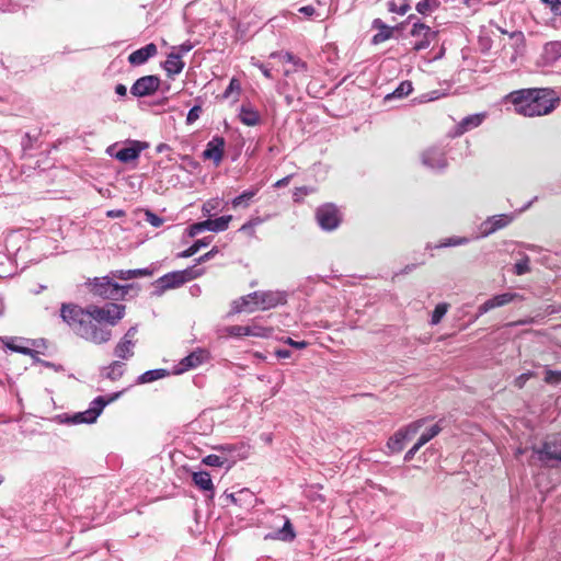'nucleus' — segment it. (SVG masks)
I'll return each instance as SVG.
<instances>
[{"label": "nucleus", "mask_w": 561, "mask_h": 561, "mask_svg": "<svg viewBox=\"0 0 561 561\" xmlns=\"http://www.w3.org/2000/svg\"><path fill=\"white\" fill-rule=\"evenodd\" d=\"M125 314V306L108 302L104 306L90 305L85 309L72 304H64L60 317L80 337L103 344L111 340V327L116 325Z\"/></svg>", "instance_id": "f257e3e1"}, {"label": "nucleus", "mask_w": 561, "mask_h": 561, "mask_svg": "<svg viewBox=\"0 0 561 561\" xmlns=\"http://www.w3.org/2000/svg\"><path fill=\"white\" fill-rule=\"evenodd\" d=\"M559 103L558 93L548 88L525 89L513 93L516 112L528 117L548 115Z\"/></svg>", "instance_id": "f03ea898"}, {"label": "nucleus", "mask_w": 561, "mask_h": 561, "mask_svg": "<svg viewBox=\"0 0 561 561\" xmlns=\"http://www.w3.org/2000/svg\"><path fill=\"white\" fill-rule=\"evenodd\" d=\"M287 301V294L283 290H259L251 293L233 301L234 312H252L256 309L267 310L284 305Z\"/></svg>", "instance_id": "7ed1b4c3"}, {"label": "nucleus", "mask_w": 561, "mask_h": 561, "mask_svg": "<svg viewBox=\"0 0 561 561\" xmlns=\"http://www.w3.org/2000/svg\"><path fill=\"white\" fill-rule=\"evenodd\" d=\"M140 274L139 270L119 271L112 274V277L104 276L95 278L91 285V291L99 297L104 299L117 300L123 298L129 286H121L114 282V278L129 279Z\"/></svg>", "instance_id": "20e7f679"}, {"label": "nucleus", "mask_w": 561, "mask_h": 561, "mask_svg": "<svg viewBox=\"0 0 561 561\" xmlns=\"http://www.w3.org/2000/svg\"><path fill=\"white\" fill-rule=\"evenodd\" d=\"M199 275L201 271L195 267L168 273L151 284L152 295L161 296L165 290L180 287Z\"/></svg>", "instance_id": "39448f33"}, {"label": "nucleus", "mask_w": 561, "mask_h": 561, "mask_svg": "<svg viewBox=\"0 0 561 561\" xmlns=\"http://www.w3.org/2000/svg\"><path fill=\"white\" fill-rule=\"evenodd\" d=\"M410 34L415 38V42L413 43V50L415 51L428 48L437 36V32L433 31L428 25L421 22H415L413 24Z\"/></svg>", "instance_id": "423d86ee"}, {"label": "nucleus", "mask_w": 561, "mask_h": 561, "mask_svg": "<svg viewBox=\"0 0 561 561\" xmlns=\"http://www.w3.org/2000/svg\"><path fill=\"white\" fill-rule=\"evenodd\" d=\"M541 461H561V433L548 436L541 449H534Z\"/></svg>", "instance_id": "0eeeda50"}, {"label": "nucleus", "mask_w": 561, "mask_h": 561, "mask_svg": "<svg viewBox=\"0 0 561 561\" xmlns=\"http://www.w3.org/2000/svg\"><path fill=\"white\" fill-rule=\"evenodd\" d=\"M119 393L114 394L108 400H105L103 397H98L94 399L91 403V407L84 411L80 412L73 415L72 422L73 423H93L96 417L100 415L104 407L108 403L114 401Z\"/></svg>", "instance_id": "6e6552de"}, {"label": "nucleus", "mask_w": 561, "mask_h": 561, "mask_svg": "<svg viewBox=\"0 0 561 561\" xmlns=\"http://www.w3.org/2000/svg\"><path fill=\"white\" fill-rule=\"evenodd\" d=\"M160 87V79L157 76H145L142 77V98L148 96L156 92ZM168 98L162 96L160 100H158L154 103H151L149 101H146L142 99V107L144 106H150V107H158L154 113H160L164 110V106L167 105Z\"/></svg>", "instance_id": "1a4fd4ad"}, {"label": "nucleus", "mask_w": 561, "mask_h": 561, "mask_svg": "<svg viewBox=\"0 0 561 561\" xmlns=\"http://www.w3.org/2000/svg\"><path fill=\"white\" fill-rule=\"evenodd\" d=\"M316 217L320 227L329 231L337 228L341 220L337 208L331 204L319 207Z\"/></svg>", "instance_id": "9d476101"}, {"label": "nucleus", "mask_w": 561, "mask_h": 561, "mask_svg": "<svg viewBox=\"0 0 561 561\" xmlns=\"http://www.w3.org/2000/svg\"><path fill=\"white\" fill-rule=\"evenodd\" d=\"M514 219V216L511 214H501L489 217L481 224L480 230L483 237L490 236L495 231L505 228L508 226Z\"/></svg>", "instance_id": "9b49d317"}, {"label": "nucleus", "mask_w": 561, "mask_h": 561, "mask_svg": "<svg viewBox=\"0 0 561 561\" xmlns=\"http://www.w3.org/2000/svg\"><path fill=\"white\" fill-rule=\"evenodd\" d=\"M137 334L138 331L136 328H130L126 332L124 337L115 347V355L117 357L125 359L134 354V350L138 342Z\"/></svg>", "instance_id": "f8f14e48"}, {"label": "nucleus", "mask_w": 561, "mask_h": 561, "mask_svg": "<svg viewBox=\"0 0 561 561\" xmlns=\"http://www.w3.org/2000/svg\"><path fill=\"white\" fill-rule=\"evenodd\" d=\"M225 150V139L222 137H214L208 141L206 149L203 152V158L213 160L215 165L218 167L222 160Z\"/></svg>", "instance_id": "ddd939ff"}, {"label": "nucleus", "mask_w": 561, "mask_h": 561, "mask_svg": "<svg viewBox=\"0 0 561 561\" xmlns=\"http://www.w3.org/2000/svg\"><path fill=\"white\" fill-rule=\"evenodd\" d=\"M516 297H517V294H514V293H504V294L496 295V296L488 299L481 306H479L478 316H482L494 308L503 307V306L512 302Z\"/></svg>", "instance_id": "4468645a"}, {"label": "nucleus", "mask_w": 561, "mask_h": 561, "mask_svg": "<svg viewBox=\"0 0 561 561\" xmlns=\"http://www.w3.org/2000/svg\"><path fill=\"white\" fill-rule=\"evenodd\" d=\"M422 162L424 165L434 170H442L447 165L444 152L437 148L424 151L422 154Z\"/></svg>", "instance_id": "2eb2a0df"}, {"label": "nucleus", "mask_w": 561, "mask_h": 561, "mask_svg": "<svg viewBox=\"0 0 561 561\" xmlns=\"http://www.w3.org/2000/svg\"><path fill=\"white\" fill-rule=\"evenodd\" d=\"M208 358V353L204 350H197L188 354L180 362V368L176 374L184 373L188 369L196 368Z\"/></svg>", "instance_id": "dca6fc26"}, {"label": "nucleus", "mask_w": 561, "mask_h": 561, "mask_svg": "<svg viewBox=\"0 0 561 561\" xmlns=\"http://www.w3.org/2000/svg\"><path fill=\"white\" fill-rule=\"evenodd\" d=\"M239 119L245 126L253 127L261 123V115L250 102H247L240 106Z\"/></svg>", "instance_id": "f3484780"}, {"label": "nucleus", "mask_w": 561, "mask_h": 561, "mask_svg": "<svg viewBox=\"0 0 561 561\" xmlns=\"http://www.w3.org/2000/svg\"><path fill=\"white\" fill-rule=\"evenodd\" d=\"M486 113H477L463 117L457 126L458 134L467 133L479 127L485 119Z\"/></svg>", "instance_id": "a211bd4d"}, {"label": "nucleus", "mask_w": 561, "mask_h": 561, "mask_svg": "<svg viewBox=\"0 0 561 561\" xmlns=\"http://www.w3.org/2000/svg\"><path fill=\"white\" fill-rule=\"evenodd\" d=\"M561 57V41L549 42L543 46L542 59L546 65L556 62Z\"/></svg>", "instance_id": "6ab92c4d"}, {"label": "nucleus", "mask_w": 561, "mask_h": 561, "mask_svg": "<svg viewBox=\"0 0 561 561\" xmlns=\"http://www.w3.org/2000/svg\"><path fill=\"white\" fill-rule=\"evenodd\" d=\"M0 343L3 344L8 350L24 355H31L33 351L24 345V341L18 337H0Z\"/></svg>", "instance_id": "aec40b11"}, {"label": "nucleus", "mask_w": 561, "mask_h": 561, "mask_svg": "<svg viewBox=\"0 0 561 561\" xmlns=\"http://www.w3.org/2000/svg\"><path fill=\"white\" fill-rule=\"evenodd\" d=\"M296 537L289 518H285L284 525L274 534L266 535L265 538L277 539L282 541H291Z\"/></svg>", "instance_id": "412c9836"}, {"label": "nucleus", "mask_w": 561, "mask_h": 561, "mask_svg": "<svg viewBox=\"0 0 561 561\" xmlns=\"http://www.w3.org/2000/svg\"><path fill=\"white\" fill-rule=\"evenodd\" d=\"M163 68L169 76L180 73L184 68V62L181 60V56L178 54H170L168 59L163 64Z\"/></svg>", "instance_id": "4be33fe9"}, {"label": "nucleus", "mask_w": 561, "mask_h": 561, "mask_svg": "<svg viewBox=\"0 0 561 561\" xmlns=\"http://www.w3.org/2000/svg\"><path fill=\"white\" fill-rule=\"evenodd\" d=\"M107 152L118 159L122 162L134 161L138 157V149L136 147H127L123 148L116 152H114V148L110 147Z\"/></svg>", "instance_id": "5701e85b"}, {"label": "nucleus", "mask_w": 561, "mask_h": 561, "mask_svg": "<svg viewBox=\"0 0 561 561\" xmlns=\"http://www.w3.org/2000/svg\"><path fill=\"white\" fill-rule=\"evenodd\" d=\"M373 27L379 30V33H377L373 38L375 44L382 43L389 39L392 35V28L386 25L380 19L374 20Z\"/></svg>", "instance_id": "b1692460"}, {"label": "nucleus", "mask_w": 561, "mask_h": 561, "mask_svg": "<svg viewBox=\"0 0 561 561\" xmlns=\"http://www.w3.org/2000/svg\"><path fill=\"white\" fill-rule=\"evenodd\" d=\"M194 483L203 491H213L214 484L210 474L206 471L195 472L193 474Z\"/></svg>", "instance_id": "393cba45"}, {"label": "nucleus", "mask_w": 561, "mask_h": 561, "mask_svg": "<svg viewBox=\"0 0 561 561\" xmlns=\"http://www.w3.org/2000/svg\"><path fill=\"white\" fill-rule=\"evenodd\" d=\"M259 190V187H255L252 190L244 191L242 194H240L239 196L234 197L231 201L232 207H248L250 205L251 199L257 194Z\"/></svg>", "instance_id": "a878e982"}, {"label": "nucleus", "mask_w": 561, "mask_h": 561, "mask_svg": "<svg viewBox=\"0 0 561 561\" xmlns=\"http://www.w3.org/2000/svg\"><path fill=\"white\" fill-rule=\"evenodd\" d=\"M440 5L439 0H420L415 4V10L422 15H430Z\"/></svg>", "instance_id": "bb28decb"}, {"label": "nucleus", "mask_w": 561, "mask_h": 561, "mask_svg": "<svg viewBox=\"0 0 561 561\" xmlns=\"http://www.w3.org/2000/svg\"><path fill=\"white\" fill-rule=\"evenodd\" d=\"M231 219H232L231 215L221 216V217L216 218V219H207L209 231H213V232L225 231L228 228L229 222L231 221Z\"/></svg>", "instance_id": "cd10ccee"}, {"label": "nucleus", "mask_w": 561, "mask_h": 561, "mask_svg": "<svg viewBox=\"0 0 561 561\" xmlns=\"http://www.w3.org/2000/svg\"><path fill=\"white\" fill-rule=\"evenodd\" d=\"M413 91L412 82L411 81H402L398 88L392 92L386 95L385 100H392V99H402L408 96Z\"/></svg>", "instance_id": "c85d7f7f"}, {"label": "nucleus", "mask_w": 561, "mask_h": 561, "mask_svg": "<svg viewBox=\"0 0 561 561\" xmlns=\"http://www.w3.org/2000/svg\"><path fill=\"white\" fill-rule=\"evenodd\" d=\"M425 422H426L425 419H420L417 421H414V422L410 423L405 427L400 428L401 433L404 436L405 443L408 440L412 439L417 434V432L423 427Z\"/></svg>", "instance_id": "c756f323"}, {"label": "nucleus", "mask_w": 561, "mask_h": 561, "mask_svg": "<svg viewBox=\"0 0 561 561\" xmlns=\"http://www.w3.org/2000/svg\"><path fill=\"white\" fill-rule=\"evenodd\" d=\"M425 422H426L425 419H420L417 421H414V422L410 423L405 427L400 428L401 433L404 436L405 443L408 440L412 439L417 434V432L423 427Z\"/></svg>", "instance_id": "7c9ffc66"}, {"label": "nucleus", "mask_w": 561, "mask_h": 561, "mask_svg": "<svg viewBox=\"0 0 561 561\" xmlns=\"http://www.w3.org/2000/svg\"><path fill=\"white\" fill-rule=\"evenodd\" d=\"M425 422H426L425 419H420L417 421H414V422L410 423L405 427L400 428L401 433L404 436L405 443L408 440L412 439L417 434V432L423 427Z\"/></svg>", "instance_id": "2f4dec72"}, {"label": "nucleus", "mask_w": 561, "mask_h": 561, "mask_svg": "<svg viewBox=\"0 0 561 561\" xmlns=\"http://www.w3.org/2000/svg\"><path fill=\"white\" fill-rule=\"evenodd\" d=\"M425 422H426L425 419H420L417 421H414V422L410 423L405 427L400 428L401 433L404 436L405 443L408 440L412 439L417 434V432L423 427Z\"/></svg>", "instance_id": "473e14b6"}, {"label": "nucleus", "mask_w": 561, "mask_h": 561, "mask_svg": "<svg viewBox=\"0 0 561 561\" xmlns=\"http://www.w3.org/2000/svg\"><path fill=\"white\" fill-rule=\"evenodd\" d=\"M387 446L391 450V453H400L404 448L405 440L400 430L389 438Z\"/></svg>", "instance_id": "72a5a7b5"}, {"label": "nucleus", "mask_w": 561, "mask_h": 561, "mask_svg": "<svg viewBox=\"0 0 561 561\" xmlns=\"http://www.w3.org/2000/svg\"><path fill=\"white\" fill-rule=\"evenodd\" d=\"M411 9L410 0H389L388 10L404 15Z\"/></svg>", "instance_id": "f704fd0d"}, {"label": "nucleus", "mask_w": 561, "mask_h": 561, "mask_svg": "<svg viewBox=\"0 0 561 561\" xmlns=\"http://www.w3.org/2000/svg\"><path fill=\"white\" fill-rule=\"evenodd\" d=\"M440 431H442V426L438 423L432 425L430 428H427L425 432H423L421 434V436L417 439L419 445L424 446L431 439L436 437L440 433Z\"/></svg>", "instance_id": "c9c22d12"}, {"label": "nucleus", "mask_w": 561, "mask_h": 561, "mask_svg": "<svg viewBox=\"0 0 561 561\" xmlns=\"http://www.w3.org/2000/svg\"><path fill=\"white\" fill-rule=\"evenodd\" d=\"M203 462L210 467H224L227 466L229 468V460L227 457L220 455H208L203 459Z\"/></svg>", "instance_id": "e433bc0d"}, {"label": "nucleus", "mask_w": 561, "mask_h": 561, "mask_svg": "<svg viewBox=\"0 0 561 561\" xmlns=\"http://www.w3.org/2000/svg\"><path fill=\"white\" fill-rule=\"evenodd\" d=\"M448 308H449V305L446 302L438 304L432 313L431 324L432 325L438 324L442 321L443 317L447 313Z\"/></svg>", "instance_id": "4c0bfd02"}, {"label": "nucleus", "mask_w": 561, "mask_h": 561, "mask_svg": "<svg viewBox=\"0 0 561 561\" xmlns=\"http://www.w3.org/2000/svg\"><path fill=\"white\" fill-rule=\"evenodd\" d=\"M468 242H469V239L466 237H450V238L445 239L440 243L436 244L434 248L440 249V248H447V247H458V245L467 244Z\"/></svg>", "instance_id": "58836bf2"}, {"label": "nucleus", "mask_w": 561, "mask_h": 561, "mask_svg": "<svg viewBox=\"0 0 561 561\" xmlns=\"http://www.w3.org/2000/svg\"><path fill=\"white\" fill-rule=\"evenodd\" d=\"M282 60L293 64L294 70H306L307 69V64L305 61H302L300 58L293 55L291 53L285 51L282 55Z\"/></svg>", "instance_id": "ea45409f"}, {"label": "nucleus", "mask_w": 561, "mask_h": 561, "mask_svg": "<svg viewBox=\"0 0 561 561\" xmlns=\"http://www.w3.org/2000/svg\"><path fill=\"white\" fill-rule=\"evenodd\" d=\"M167 375H168V371L165 369L148 370L146 373H142V383L158 380L160 378L165 377Z\"/></svg>", "instance_id": "a19ab883"}, {"label": "nucleus", "mask_w": 561, "mask_h": 561, "mask_svg": "<svg viewBox=\"0 0 561 561\" xmlns=\"http://www.w3.org/2000/svg\"><path fill=\"white\" fill-rule=\"evenodd\" d=\"M240 91H241V84H240L239 80L236 79V78H232L230 80L229 85L227 87V89L222 93V99H229L232 93H236L234 100H237L239 94H240Z\"/></svg>", "instance_id": "79ce46f5"}, {"label": "nucleus", "mask_w": 561, "mask_h": 561, "mask_svg": "<svg viewBox=\"0 0 561 561\" xmlns=\"http://www.w3.org/2000/svg\"><path fill=\"white\" fill-rule=\"evenodd\" d=\"M105 375L107 378L115 380L123 375V364L119 362H114L111 366L105 369Z\"/></svg>", "instance_id": "37998d69"}, {"label": "nucleus", "mask_w": 561, "mask_h": 561, "mask_svg": "<svg viewBox=\"0 0 561 561\" xmlns=\"http://www.w3.org/2000/svg\"><path fill=\"white\" fill-rule=\"evenodd\" d=\"M205 230L209 231V227H208L207 220H204V221L191 225L187 228V234L191 238H193V237L197 236L198 233H201V232H203Z\"/></svg>", "instance_id": "c03bdc74"}, {"label": "nucleus", "mask_w": 561, "mask_h": 561, "mask_svg": "<svg viewBox=\"0 0 561 561\" xmlns=\"http://www.w3.org/2000/svg\"><path fill=\"white\" fill-rule=\"evenodd\" d=\"M545 381L551 385L561 383V370L547 369L545 375Z\"/></svg>", "instance_id": "a18cd8bd"}, {"label": "nucleus", "mask_w": 561, "mask_h": 561, "mask_svg": "<svg viewBox=\"0 0 561 561\" xmlns=\"http://www.w3.org/2000/svg\"><path fill=\"white\" fill-rule=\"evenodd\" d=\"M270 330L260 325H249L248 336L267 337Z\"/></svg>", "instance_id": "49530a36"}, {"label": "nucleus", "mask_w": 561, "mask_h": 561, "mask_svg": "<svg viewBox=\"0 0 561 561\" xmlns=\"http://www.w3.org/2000/svg\"><path fill=\"white\" fill-rule=\"evenodd\" d=\"M514 272L516 275H524L529 272V259L526 256L523 260L518 261L514 266Z\"/></svg>", "instance_id": "de8ad7c7"}, {"label": "nucleus", "mask_w": 561, "mask_h": 561, "mask_svg": "<svg viewBox=\"0 0 561 561\" xmlns=\"http://www.w3.org/2000/svg\"><path fill=\"white\" fill-rule=\"evenodd\" d=\"M249 325H232L228 328V333L232 336H248Z\"/></svg>", "instance_id": "09e8293b"}, {"label": "nucleus", "mask_w": 561, "mask_h": 561, "mask_svg": "<svg viewBox=\"0 0 561 561\" xmlns=\"http://www.w3.org/2000/svg\"><path fill=\"white\" fill-rule=\"evenodd\" d=\"M146 220L153 227L158 228L163 224V218L157 216L150 210H145Z\"/></svg>", "instance_id": "8fccbe9b"}, {"label": "nucleus", "mask_w": 561, "mask_h": 561, "mask_svg": "<svg viewBox=\"0 0 561 561\" xmlns=\"http://www.w3.org/2000/svg\"><path fill=\"white\" fill-rule=\"evenodd\" d=\"M157 46L153 43H150L142 47V64L146 62L149 58L156 56Z\"/></svg>", "instance_id": "3c124183"}, {"label": "nucleus", "mask_w": 561, "mask_h": 561, "mask_svg": "<svg viewBox=\"0 0 561 561\" xmlns=\"http://www.w3.org/2000/svg\"><path fill=\"white\" fill-rule=\"evenodd\" d=\"M201 113H202V107L199 105L193 106L188 111V114L186 116V123L190 125L195 123L199 118Z\"/></svg>", "instance_id": "603ef678"}, {"label": "nucleus", "mask_w": 561, "mask_h": 561, "mask_svg": "<svg viewBox=\"0 0 561 561\" xmlns=\"http://www.w3.org/2000/svg\"><path fill=\"white\" fill-rule=\"evenodd\" d=\"M533 376L534 374L530 371L519 375L518 377L515 378L514 386L518 389H522Z\"/></svg>", "instance_id": "864d4df0"}, {"label": "nucleus", "mask_w": 561, "mask_h": 561, "mask_svg": "<svg viewBox=\"0 0 561 561\" xmlns=\"http://www.w3.org/2000/svg\"><path fill=\"white\" fill-rule=\"evenodd\" d=\"M543 3L550 7V10L554 15H561V1L560 0H541Z\"/></svg>", "instance_id": "5fc2aeb1"}, {"label": "nucleus", "mask_w": 561, "mask_h": 561, "mask_svg": "<svg viewBox=\"0 0 561 561\" xmlns=\"http://www.w3.org/2000/svg\"><path fill=\"white\" fill-rule=\"evenodd\" d=\"M218 204L219 202L217 199H210V201H207L204 205H203V213L205 215H210L213 210H215L217 207H218Z\"/></svg>", "instance_id": "6e6d98bb"}, {"label": "nucleus", "mask_w": 561, "mask_h": 561, "mask_svg": "<svg viewBox=\"0 0 561 561\" xmlns=\"http://www.w3.org/2000/svg\"><path fill=\"white\" fill-rule=\"evenodd\" d=\"M423 447L422 445H419V442H416L412 448H410L407 454L404 455V460L410 461L415 456V454Z\"/></svg>", "instance_id": "4d7b16f0"}, {"label": "nucleus", "mask_w": 561, "mask_h": 561, "mask_svg": "<svg viewBox=\"0 0 561 561\" xmlns=\"http://www.w3.org/2000/svg\"><path fill=\"white\" fill-rule=\"evenodd\" d=\"M285 343L298 350H302L308 345L306 341H295L291 337H287L285 340Z\"/></svg>", "instance_id": "13d9d810"}, {"label": "nucleus", "mask_w": 561, "mask_h": 561, "mask_svg": "<svg viewBox=\"0 0 561 561\" xmlns=\"http://www.w3.org/2000/svg\"><path fill=\"white\" fill-rule=\"evenodd\" d=\"M198 252V247H194V244H192L190 248H187L186 250H184L183 252L179 253V257H190V256H193L194 254H196Z\"/></svg>", "instance_id": "bf43d9fd"}, {"label": "nucleus", "mask_w": 561, "mask_h": 561, "mask_svg": "<svg viewBox=\"0 0 561 561\" xmlns=\"http://www.w3.org/2000/svg\"><path fill=\"white\" fill-rule=\"evenodd\" d=\"M213 238H214L213 236H208V237H205L203 239L195 241L193 244H194V247H198V251H199L202 248L207 247L213 241Z\"/></svg>", "instance_id": "052dcab7"}, {"label": "nucleus", "mask_w": 561, "mask_h": 561, "mask_svg": "<svg viewBox=\"0 0 561 561\" xmlns=\"http://www.w3.org/2000/svg\"><path fill=\"white\" fill-rule=\"evenodd\" d=\"M252 64L254 66H256L262 71V73L264 75L265 78H267V79L272 78L271 69L267 68L264 64H261L259 61H253Z\"/></svg>", "instance_id": "680f3d73"}, {"label": "nucleus", "mask_w": 561, "mask_h": 561, "mask_svg": "<svg viewBox=\"0 0 561 561\" xmlns=\"http://www.w3.org/2000/svg\"><path fill=\"white\" fill-rule=\"evenodd\" d=\"M216 253H217V249L214 248L210 251H208L207 253H205L204 255L199 256L197 262L198 263H204V262L213 259Z\"/></svg>", "instance_id": "e2e57ef3"}, {"label": "nucleus", "mask_w": 561, "mask_h": 561, "mask_svg": "<svg viewBox=\"0 0 561 561\" xmlns=\"http://www.w3.org/2000/svg\"><path fill=\"white\" fill-rule=\"evenodd\" d=\"M239 231L247 233L250 237H254L255 234V229L252 228L251 225L248 224V221L241 226Z\"/></svg>", "instance_id": "0e129e2a"}, {"label": "nucleus", "mask_w": 561, "mask_h": 561, "mask_svg": "<svg viewBox=\"0 0 561 561\" xmlns=\"http://www.w3.org/2000/svg\"><path fill=\"white\" fill-rule=\"evenodd\" d=\"M298 11L300 13L305 14V15H308V16H311V15H313L316 13V9L312 5L301 7V8H299Z\"/></svg>", "instance_id": "69168bd1"}, {"label": "nucleus", "mask_w": 561, "mask_h": 561, "mask_svg": "<svg viewBox=\"0 0 561 561\" xmlns=\"http://www.w3.org/2000/svg\"><path fill=\"white\" fill-rule=\"evenodd\" d=\"M129 61L134 65H138L140 64V49L138 50H135L130 56H129Z\"/></svg>", "instance_id": "338daca9"}, {"label": "nucleus", "mask_w": 561, "mask_h": 561, "mask_svg": "<svg viewBox=\"0 0 561 561\" xmlns=\"http://www.w3.org/2000/svg\"><path fill=\"white\" fill-rule=\"evenodd\" d=\"M275 355L278 357V358H288L290 357L291 353L290 351L288 350H277L275 352Z\"/></svg>", "instance_id": "774afa93"}]
</instances>
